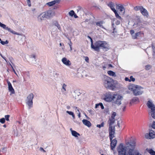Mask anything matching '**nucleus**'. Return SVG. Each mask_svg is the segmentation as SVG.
Segmentation results:
<instances>
[{
    "label": "nucleus",
    "instance_id": "1",
    "mask_svg": "<svg viewBox=\"0 0 155 155\" xmlns=\"http://www.w3.org/2000/svg\"><path fill=\"white\" fill-rule=\"evenodd\" d=\"M103 85L106 88L114 90L116 87L113 79L106 76H104L103 79Z\"/></svg>",
    "mask_w": 155,
    "mask_h": 155
},
{
    "label": "nucleus",
    "instance_id": "2",
    "mask_svg": "<svg viewBox=\"0 0 155 155\" xmlns=\"http://www.w3.org/2000/svg\"><path fill=\"white\" fill-rule=\"evenodd\" d=\"M95 48L94 51H99L100 48L105 49H108V45L107 43L104 41H98L95 43Z\"/></svg>",
    "mask_w": 155,
    "mask_h": 155
},
{
    "label": "nucleus",
    "instance_id": "3",
    "mask_svg": "<svg viewBox=\"0 0 155 155\" xmlns=\"http://www.w3.org/2000/svg\"><path fill=\"white\" fill-rule=\"evenodd\" d=\"M128 146L127 147L128 149H129L128 152L127 153V155H141L138 152L135 150L136 142L134 141H133L132 144H127Z\"/></svg>",
    "mask_w": 155,
    "mask_h": 155
},
{
    "label": "nucleus",
    "instance_id": "4",
    "mask_svg": "<svg viewBox=\"0 0 155 155\" xmlns=\"http://www.w3.org/2000/svg\"><path fill=\"white\" fill-rule=\"evenodd\" d=\"M143 88L142 87L136 85H133L130 86L129 89L131 90L135 95H138L142 94L143 93L142 90Z\"/></svg>",
    "mask_w": 155,
    "mask_h": 155
},
{
    "label": "nucleus",
    "instance_id": "5",
    "mask_svg": "<svg viewBox=\"0 0 155 155\" xmlns=\"http://www.w3.org/2000/svg\"><path fill=\"white\" fill-rule=\"evenodd\" d=\"M133 142V141L130 143H127L126 144V147L123 146L122 143L120 144L117 149L119 155H127V153L126 154V151L128 150L127 153L129 151V149H128L127 148V146H128L127 144L128 143L130 144H132Z\"/></svg>",
    "mask_w": 155,
    "mask_h": 155
},
{
    "label": "nucleus",
    "instance_id": "6",
    "mask_svg": "<svg viewBox=\"0 0 155 155\" xmlns=\"http://www.w3.org/2000/svg\"><path fill=\"white\" fill-rule=\"evenodd\" d=\"M52 12L49 11L43 12L39 15L38 17V20L41 22L44 20V18H49L52 16Z\"/></svg>",
    "mask_w": 155,
    "mask_h": 155
},
{
    "label": "nucleus",
    "instance_id": "7",
    "mask_svg": "<svg viewBox=\"0 0 155 155\" xmlns=\"http://www.w3.org/2000/svg\"><path fill=\"white\" fill-rule=\"evenodd\" d=\"M34 95L33 93H31L27 96L25 100V103L28 105L29 109H30L33 106V99Z\"/></svg>",
    "mask_w": 155,
    "mask_h": 155
},
{
    "label": "nucleus",
    "instance_id": "8",
    "mask_svg": "<svg viewBox=\"0 0 155 155\" xmlns=\"http://www.w3.org/2000/svg\"><path fill=\"white\" fill-rule=\"evenodd\" d=\"M148 107L151 109V111L149 112L152 117L155 119V106L153 103L150 101H148L147 103Z\"/></svg>",
    "mask_w": 155,
    "mask_h": 155
},
{
    "label": "nucleus",
    "instance_id": "9",
    "mask_svg": "<svg viewBox=\"0 0 155 155\" xmlns=\"http://www.w3.org/2000/svg\"><path fill=\"white\" fill-rule=\"evenodd\" d=\"M107 5L110 7L111 10L114 12L116 18L121 21L122 19L121 17L119 15L117 11L115 9V5L112 2H110Z\"/></svg>",
    "mask_w": 155,
    "mask_h": 155
},
{
    "label": "nucleus",
    "instance_id": "10",
    "mask_svg": "<svg viewBox=\"0 0 155 155\" xmlns=\"http://www.w3.org/2000/svg\"><path fill=\"white\" fill-rule=\"evenodd\" d=\"M115 98L113 100V102L117 105H120L121 104V101L123 99V97L119 95L114 94Z\"/></svg>",
    "mask_w": 155,
    "mask_h": 155
},
{
    "label": "nucleus",
    "instance_id": "11",
    "mask_svg": "<svg viewBox=\"0 0 155 155\" xmlns=\"http://www.w3.org/2000/svg\"><path fill=\"white\" fill-rule=\"evenodd\" d=\"M109 136L110 140H111L115 137V127L114 126L109 127Z\"/></svg>",
    "mask_w": 155,
    "mask_h": 155
},
{
    "label": "nucleus",
    "instance_id": "12",
    "mask_svg": "<svg viewBox=\"0 0 155 155\" xmlns=\"http://www.w3.org/2000/svg\"><path fill=\"white\" fill-rule=\"evenodd\" d=\"M115 98V97L114 95L112 96L110 94H105L103 99L107 102H110L112 101H113V100Z\"/></svg>",
    "mask_w": 155,
    "mask_h": 155
},
{
    "label": "nucleus",
    "instance_id": "13",
    "mask_svg": "<svg viewBox=\"0 0 155 155\" xmlns=\"http://www.w3.org/2000/svg\"><path fill=\"white\" fill-rule=\"evenodd\" d=\"M0 26L4 29L8 30V31L11 32V33L14 34L15 35H19L18 33L14 31L11 28H8V27H7L6 25L1 23L0 22Z\"/></svg>",
    "mask_w": 155,
    "mask_h": 155
},
{
    "label": "nucleus",
    "instance_id": "14",
    "mask_svg": "<svg viewBox=\"0 0 155 155\" xmlns=\"http://www.w3.org/2000/svg\"><path fill=\"white\" fill-rule=\"evenodd\" d=\"M145 137L147 139H153L155 137V132L152 130H150L149 134H145Z\"/></svg>",
    "mask_w": 155,
    "mask_h": 155
},
{
    "label": "nucleus",
    "instance_id": "15",
    "mask_svg": "<svg viewBox=\"0 0 155 155\" xmlns=\"http://www.w3.org/2000/svg\"><path fill=\"white\" fill-rule=\"evenodd\" d=\"M61 91L62 93L65 95L67 94V85L65 83H63L61 84Z\"/></svg>",
    "mask_w": 155,
    "mask_h": 155
},
{
    "label": "nucleus",
    "instance_id": "16",
    "mask_svg": "<svg viewBox=\"0 0 155 155\" xmlns=\"http://www.w3.org/2000/svg\"><path fill=\"white\" fill-rule=\"evenodd\" d=\"M7 81L8 85L9 91L11 92V94H14L15 93V91L12 86L11 84L8 80H7Z\"/></svg>",
    "mask_w": 155,
    "mask_h": 155
},
{
    "label": "nucleus",
    "instance_id": "17",
    "mask_svg": "<svg viewBox=\"0 0 155 155\" xmlns=\"http://www.w3.org/2000/svg\"><path fill=\"white\" fill-rule=\"evenodd\" d=\"M110 148L112 150H113V149L114 148V147H116L117 141L115 139H114V140H110Z\"/></svg>",
    "mask_w": 155,
    "mask_h": 155
},
{
    "label": "nucleus",
    "instance_id": "18",
    "mask_svg": "<svg viewBox=\"0 0 155 155\" xmlns=\"http://www.w3.org/2000/svg\"><path fill=\"white\" fill-rule=\"evenodd\" d=\"M61 61L66 66H69L71 64V61L65 58H63Z\"/></svg>",
    "mask_w": 155,
    "mask_h": 155
},
{
    "label": "nucleus",
    "instance_id": "19",
    "mask_svg": "<svg viewBox=\"0 0 155 155\" xmlns=\"http://www.w3.org/2000/svg\"><path fill=\"white\" fill-rule=\"evenodd\" d=\"M36 61V56L35 54H32L30 56L29 61L31 63H35Z\"/></svg>",
    "mask_w": 155,
    "mask_h": 155
},
{
    "label": "nucleus",
    "instance_id": "20",
    "mask_svg": "<svg viewBox=\"0 0 155 155\" xmlns=\"http://www.w3.org/2000/svg\"><path fill=\"white\" fill-rule=\"evenodd\" d=\"M82 122L83 124L87 126V127H91V123L88 120H85L83 119L82 120Z\"/></svg>",
    "mask_w": 155,
    "mask_h": 155
},
{
    "label": "nucleus",
    "instance_id": "21",
    "mask_svg": "<svg viewBox=\"0 0 155 155\" xmlns=\"http://www.w3.org/2000/svg\"><path fill=\"white\" fill-rule=\"evenodd\" d=\"M60 2V0H54L52 2L48 3L47 4L49 6H52L55 4L56 3H59Z\"/></svg>",
    "mask_w": 155,
    "mask_h": 155
},
{
    "label": "nucleus",
    "instance_id": "22",
    "mask_svg": "<svg viewBox=\"0 0 155 155\" xmlns=\"http://www.w3.org/2000/svg\"><path fill=\"white\" fill-rule=\"evenodd\" d=\"M140 12L144 16H147L148 15V13L147 10L143 7L141 9Z\"/></svg>",
    "mask_w": 155,
    "mask_h": 155
},
{
    "label": "nucleus",
    "instance_id": "23",
    "mask_svg": "<svg viewBox=\"0 0 155 155\" xmlns=\"http://www.w3.org/2000/svg\"><path fill=\"white\" fill-rule=\"evenodd\" d=\"M141 32L140 31L136 33H135L133 35L132 37V38L134 39H136L137 38V37L139 36V35L141 34Z\"/></svg>",
    "mask_w": 155,
    "mask_h": 155
},
{
    "label": "nucleus",
    "instance_id": "24",
    "mask_svg": "<svg viewBox=\"0 0 155 155\" xmlns=\"http://www.w3.org/2000/svg\"><path fill=\"white\" fill-rule=\"evenodd\" d=\"M114 122L115 119H113V118H110L109 120L108 121L109 127H112L111 125L113 124Z\"/></svg>",
    "mask_w": 155,
    "mask_h": 155
},
{
    "label": "nucleus",
    "instance_id": "25",
    "mask_svg": "<svg viewBox=\"0 0 155 155\" xmlns=\"http://www.w3.org/2000/svg\"><path fill=\"white\" fill-rule=\"evenodd\" d=\"M108 74L110 76L116 77V76L115 73L112 71H107Z\"/></svg>",
    "mask_w": 155,
    "mask_h": 155
},
{
    "label": "nucleus",
    "instance_id": "26",
    "mask_svg": "<svg viewBox=\"0 0 155 155\" xmlns=\"http://www.w3.org/2000/svg\"><path fill=\"white\" fill-rule=\"evenodd\" d=\"M71 134L72 135L75 137H78V136H80V134L75 131H72Z\"/></svg>",
    "mask_w": 155,
    "mask_h": 155
},
{
    "label": "nucleus",
    "instance_id": "27",
    "mask_svg": "<svg viewBox=\"0 0 155 155\" xmlns=\"http://www.w3.org/2000/svg\"><path fill=\"white\" fill-rule=\"evenodd\" d=\"M139 102V98L136 97H134L133 99H131V101L130 103V104H131V103L135 102Z\"/></svg>",
    "mask_w": 155,
    "mask_h": 155
},
{
    "label": "nucleus",
    "instance_id": "28",
    "mask_svg": "<svg viewBox=\"0 0 155 155\" xmlns=\"http://www.w3.org/2000/svg\"><path fill=\"white\" fill-rule=\"evenodd\" d=\"M147 151L151 155H155V151L152 149H147Z\"/></svg>",
    "mask_w": 155,
    "mask_h": 155
},
{
    "label": "nucleus",
    "instance_id": "29",
    "mask_svg": "<svg viewBox=\"0 0 155 155\" xmlns=\"http://www.w3.org/2000/svg\"><path fill=\"white\" fill-rule=\"evenodd\" d=\"M103 22L102 21H99L96 23V25L97 26H98L100 27L103 28Z\"/></svg>",
    "mask_w": 155,
    "mask_h": 155
},
{
    "label": "nucleus",
    "instance_id": "30",
    "mask_svg": "<svg viewBox=\"0 0 155 155\" xmlns=\"http://www.w3.org/2000/svg\"><path fill=\"white\" fill-rule=\"evenodd\" d=\"M90 39H91V48H92L94 50V48H95V43H94V45L93 44V40H92V39L91 38H90Z\"/></svg>",
    "mask_w": 155,
    "mask_h": 155
},
{
    "label": "nucleus",
    "instance_id": "31",
    "mask_svg": "<svg viewBox=\"0 0 155 155\" xmlns=\"http://www.w3.org/2000/svg\"><path fill=\"white\" fill-rule=\"evenodd\" d=\"M119 10L122 14H124V13L125 12V8L123 6L120 7V8L119 9Z\"/></svg>",
    "mask_w": 155,
    "mask_h": 155
},
{
    "label": "nucleus",
    "instance_id": "32",
    "mask_svg": "<svg viewBox=\"0 0 155 155\" xmlns=\"http://www.w3.org/2000/svg\"><path fill=\"white\" fill-rule=\"evenodd\" d=\"M143 7L142 6H136L134 8V9L136 11L140 10V11Z\"/></svg>",
    "mask_w": 155,
    "mask_h": 155
},
{
    "label": "nucleus",
    "instance_id": "33",
    "mask_svg": "<svg viewBox=\"0 0 155 155\" xmlns=\"http://www.w3.org/2000/svg\"><path fill=\"white\" fill-rule=\"evenodd\" d=\"M66 112L68 113L69 114L72 115L73 119L75 118V116L74 114V113L71 111H67Z\"/></svg>",
    "mask_w": 155,
    "mask_h": 155
},
{
    "label": "nucleus",
    "instance_id": "34",
    "mask_svg": "<svg viewBox=\"0 0 155 155\" xmlns=\"http://www.w3.org/2000/svg\"><path fill=\"white\" fill-rule=\"evenodd\" d=\"M88 111L91 115H93L95 114V112L94 110L90 109L88 110Z\"/></svg>",
    "mask_w": 155,
    "mask_h": 155
},
{
    "label": "nucleus",
    "instance_id": "35",
    "mask_svg": "<svg viewBox=\"0 0 155 155\" xmlns=\"http://www.w3.org/2000/svg\"><path fill=\"white\" fill-rule=\"evenodd\" d=\"M75 13L74 11L71 10L69 13V15L71 16L72 17L74 15Z\"/></svg>",
    "mask_w": 155,
    "mask_h": 155
},
{
    "label": "nucleus",
    "instance_id": "36",
    "mask_svg": "<svg viewBox=\"0 0 155 155\" xmlns=\"http://www.w3.org/2000/svg\"><path fill=\"white\" fill-rule=\"evenodd\" d=\"M8 43V41L7 40H6L5 41H0V43L2 45H4L5 44H7Z\"/></svg>",
    "mask_w": 155,
    "mask_h": 155
},
{
    "label": "nucleus",
    "instance_id": "37",
    "mask_svg": "<svg viewBox=\"0 0 155 155\" xmlns=\"http://www.w3.org/2000/svg\"><path fill=\"white\" fill-rule=\"evenodd\" d=\"M104 122H102L100 124H98L97 125V127L99 128H101L102 127H104Z\"/></svg>",
    "mask_w": 155,
    "mask_h": 155
},
{
    "label": "nucleus",
    "instance_id": "38",
    "mask_svg": "<svg viewBox=\"0 0 155 155\" xmlns=\"http://www.w3.org/2000/svg\"><path fill=\"white\" fill-rule=\"evenodd\" d=\"M54 25L55 26L57 27L58 29L59 30H61V27L60 25L57 22L55 23L54 24Z\"/></svg>",
    "mask_w": 155,
    "mask_h": 155
},
{
    "label": "nucleus",
    "instance_id": "39",
    "mask_svg": "<svg viewBox=\"0 0 155 155\" xmlns=\"http://www.w3.org/2000/svg\"><path fill=\"white\" fill-rule=\"evenodd\" d=\"M116 8L117 9L119 10L120 8V7L123 5L120 4H116Z\"/></svg>",
    "mask_w": 155,
    "mask_h": 155
},
{
    "label": "nucleus",
    "instance_id": "40",
    "mask_svg": "<svg viewBox=\"0 0 155 155\" xmlns=\"http://www.w3.org/2000/svg\"><path fill=\"white\" fill-rule=\"evenodd\" d=\"M116 116V113L115 112H113L112 114V115L111 116V118L114 119H115V117Z\"/></svg>",
    "mask_w": 155,
    "mask_h": 155
},
{
    "label": "nucleus",
    "instance_id": "41",
    "mask_svg": "<svg viewBox=\"0 0 155 155\" xmlns=\"http://www.w3.org/2000/svg\"><path fill=\"white\" fill-rule=\"evenodd\" d=\"M59 75V73L57 72H54V77H58Z\"/></svg>",
    "mask_w": 155,
    "mask_h": 155
},
{
    "label": "nucleus",
    "instance_id": "42",
    "mask_svg": "<svg viewBox=\"0 0 155 155\" xmlns=\"http://www.w3.org/2000/svg\"><path fill=\"white\" fill-rule=\"evenodd\" d=\"M5 122V119L4 118H2L0 119V122L2 124H4Z\"/></svg>",
    "mask_w": 155,
    "mask_h": 155
},
{
    "label": "nucleus",
    "instance_id": "43",
    "mask_svg": "<svg viewBox=\"0 0 155 155\" xmlns=\"http://www.w3.org/2000/svg\"><path fill=\"white\" fill-rule=\"evenodd\" d=\"M10 117V116L8 115H5V119L7 121H9V117Z\"/></svg>",
    "mask_w": 155,
    "mask_h": 155
},
{
    "label": "nucleus",
    "instance_id": "44",
    "mask_svg": "<svg viewBox=\"0 0 155 155\" xmlns=\"http://www.w3.org/2000/svg\"><path fill=\"white\" fill-rule=\"evenodd\" d=\"M76 112H77V114H78V117L80 118L81 117V113L80 112L79 110H77V111H76Z\"/></svg>",
    "mask_w": 155,
    "mask_h": 155
},
{
    "label": "nucleus",
    "instance_id": "45",
    "mask_svg": "<svg viewBox=\"0 0 155 155\" xmlns=\"http://www.w3.org/2000/svg\"><path fill=\"white\" fill-rule=\"evenodd\" d=\"M130 80H131V81H132L134 82L135 81V79L133 77V76H131L130 77Z\"/></svg>",
    "mask_w": 155,
    "mask_h": 155
},
{
    "label": "nucleus",
    "instance_id": "46",
    "mask_svg": "<svg viewBox=\"0 0 155 155\" xmlns=\"http://www.w3.org/2000/svg\"><path fill=\"white\" fill-rule=\"evenodd\" d=\"M153 128L155 129V121H153V122L151 126Z\"/></svg>",
    "mask_w": 155,
    "mask_h": 155
},
{
    "label": "nucleus",
    "instance_id": "47",
    "mask_svg": "<svg viewBox=\"0 0 155 155\" xmlns=\"http://www.w3.org/2000/svg\"><path fill=\"white\" fill-rule=\"evenodd\" d=\"M120 23V20H117L115 21V24L117 25H119Z\"/></svg>",
    "mask_w": 155,
    "mask_h": 155
},
{
    "label": "nucleus",
    "instance_id": "48",
    "mask_svg": "<svg viewBox=\"0 0 155 155\" xmlns=\"http://www.w3.org/2000/svg\"><path fill=\"white\" fill-rule=\"evenodd\" d=\"M27 2L28 4V6L29 7H30L31 6V2L30 0H27Z\"/></svg>",
    "mask_w": 155,
    "mask_h": 155
},
{
    "label": "nucleus",
    "instance_id": "49",
    "mask_svg": "<svg viewBox=\"0 0 155 155\" xmlns=\"http://www.w3.org/2000/svg\"><path fill=\"white\" fill-rule=\"evenodd\" d=\"M84 58H85V61L87 63H88L89 62V59L88 57L86 56V57H85Z\"/></svg>",
    "mask_w": 155,
    "mask_h": 155
},
{
    "label": "nucleus",
    "instance_id": "50",
    "mask_svg": "<svg viewBox=\"0 0 155 155\" xmlns=\"http://www.w3.org/2000/svg\"><path fill=\"white\" fill-rule=\"evenodd\" d=\"M99 106H100L101 107V108L102 109H104V107L103 105V104L102 103H99Z\"/></svg>",
    "mask_w": 155,
    "mask_h": 155
},
{
    "label": "nucleus",
    "instance_id": "51",
    "mask_svg": "<svg viewBox=\"0 0 155 155\" xmlns=\"http://www.w3.org/2000/svg\"><path fill=\"white\" fill-rule=\"evenodd\" d=\"M150 68V66L149 65H146L145 66V68L147 70H149Z\"/></svg>",
    "mask_w": 155,
    "mask_h": 155
},
{
    "label": "nucleus",
    "instance_id": "52",
    "mask_svg": "<svg viewBox=\"0 0 155 155\" xmlns=\"http://www.w3.org/2000/svg\"><path fill=\"white\" fill-rule=\"evenodd\" d=\"M130 33L131 34V35H132V36L134 34H135L134 31L133 30H131L130 31Z\"/></svg>",
    "mask_w": 155,
    "mask_h": 155
},
{
    "label": "nucleus",
    "instance_id": "53",
    "mask_svg": "<svg viewBox=\"0 0 155 155\" xmlns=\"http://www.w3.org/2000/svg\"><path fill=\"white\" fill-rule=\"evenodd\" d=\"M39 150H40L41 151H43L44 152H46V151L44 149L41 147L40 149H39Z\"/></svg>",
    "mask_w": 155,
    "mask_h": 155
},
{
    "label": "nucleus",
    "instance_id": "54",
    "mask_svg": "<svg viewBox=\"0 0 155 155\" xmlns=\"http://www.w3.org/2000/svg\"><path fill=\"white\" fill-rule=\"evenodd\" d=\"M125 80L126 81H129L130 82L131 81V80H130V79H129L127 77H126L125 78Z\"/></svg>",
    "mask_w": 155,
    "mask_h": 155
},
{
    "label": "nucleus",
    "instance_id": "55",
    "mask_svg": "<svg viewBox=\"0 0 155 155\" xmlns=\"http://www.w3.org/2000/svg\"><path fill=\"white\" fill-rule=\"evenodd\" d=\"M73 107L74 109L75 110V111H77V110H79L78 108L74 106Z\"/></svg>",
    "mask_w": 155,
    "mask_h": 155
},
{
    "label": "nucleus",
    "instance_id": "56",
    "mask_svg": "<svg viewBox=\"0 0 155 155\" xmlns=\"http://www.w3.org/2000/svg\"><path fill=\"white\" fill-rule=\"evenodd\" d=\"M152 47L153 49V51L154 53H155V47H154V46L152 45Z\"/></svg>",
    "mask_w": 155,
    "mask_h": 155
},
{
    "label": "nucleus",
    "instance_id": "57",
    "mask_svg": "<svg viewBox=\"0 0 155 155\" xmlns=\"http://www.w3.org/2000/svg\"><path fill=\"white\" fill-rule=\"evenodd\" d=\"M99 106V103L98 104H96L95 105V108H96L98 107Z\"/></svg>",
    "mask_w": 155,
    "mask_h": 155
},
{
    "label": "nucleus",
    "instance_id": "58",
    "mask_svg": "<svg viewBox=\"0 0 155 155\" xmlns=\"http://www.w3.org/2000/svg\"><path fill=\"white\" fill-rule=\"evenodd\" d=\"M113 33H114L115 32H117V31H116V29L115 28H114L113 27Z\"/></svg>",
    "mask_w": 155,
    "mask_h": 155
},
{
    "label": "nucleus",
    "instance_id": "59",
    "mask_svg": "<svg viewBox=\"0 0 155 155\" xmlns=\"http://www.w3.org/2000/svg\"><path fill=\"white\" fill-rule=\"evenodd\" d=\"M126 104V103H125V104H124V107L123 108V111L124 110H125V108H126V106H125V105Z\"/></svg>",
    "mask_w": 155,
    "mask_h": 155
},
{
    "label": "nucleus",
    "instance_id": "60",
    "mask_svg": "<svg viewBox=\"0 0 155 155\" xmlns=\"http://www.w3.org/2000/svg\"><path fill=\"white\" fill-rule=\"evenodd\" d=\"M108 68H109V67H113V66L111 64H109L108 65Z\"/></svg>",
    "mask_w": 155,
    "mask_h": 155
},
{
    "label": "nucleus",
    "instance_id": "61",
    "mask_svg": "<svg viewBox=\"0 0 155 155\" xmlns=\"http://www.w3.org/2000/svg\"><path fill=\"white\" fill-rule=\"evenodd\" d=\"M84 115L86 117V118H87L88 119H89V118L88 117V116L86 115V114L84 113Z\"/></svg>",
    "mask_w": 155,
    "mask_h": 155
},
{
    "label": "nucleus",
    "instance_id": "62",
    "mask_svg": "<svg viewBox=\"0 0 155 155\" xmlns=\"http://www.w3.org/2000/svg\"><path fill=\"white\" fill-rule=\"evenodd\" d=\"M74 17L75 18H78V16H77V15H76L74 13V15H73Z\"/></svg>",
    "mask_w": 155,
    "mask_h": 155
},
{
    "label": "nucleus",
    "instance_id": "63",
    "mask_svg": "<svg viewBox=\"0 0 155 155\" xmlns=\"http://www.w3.org/2000/svg\"><path fill=\"white\" fill-rule=\"evenodd\" d=\"M12 70H13V72H14V73H15V74H16L17 75H18L14 68H13Z\"/></svg>",
    "mask_w": 155,
    "mask_h": 155
},
{
    "label": "nucleus",
    "instance_id": "64",
    "mask_svg": "<svg viewBox=\"0 0 155 155\" xmlns=\"http://www.w3.org/2000/svg\"><path fill=\"white\" fill-rule=\"evenodd\" d=\"M2 58L4 59L5 60V61L7 62V61L6 60V58H5V57H4L3 56V57H2Z\"/></svg>",
    "mask_w": 155,
    "mask_h": 155
}]
</instances>
